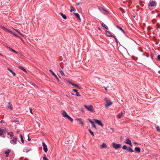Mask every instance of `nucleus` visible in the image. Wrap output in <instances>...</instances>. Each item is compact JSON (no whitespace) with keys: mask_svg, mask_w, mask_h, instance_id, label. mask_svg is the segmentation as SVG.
I'll use <instances>...</instances> for the list:
<instances>
[{"mask_svg":"<svg viewBox=\"0 0 160 160\" xmlns=\"http://www.w3.org/2000/svg\"><path fill=\"white\" fill-rule=\"evenodd\" d=\"M102 25L103 27L104 28L106 29H108V27L105 23H102Z\"/></svg>","mask_w":160,"mask_h":160,"instance_id":"obj_21","label":"nucleus"},{"mask_svg":"<svg viewBox=\"0 0 160 160\" xmlns=\"http://www.w3.org/2000/svg\"><path fill=\"white\" fill-rule=\"evenodd\" d=\"M19 68L20 69H21V70H22V71H24V72H27L26 70L23 68V67H22V66H20L19 67Z\"/></svg>","mask_w":160,"mask_h":160,"instance_id":"obj_29","label":"nucleus"},{"mask_svg":"<svg viewBox=\"0 0 160 160\" xmlns=\"http://www.w3.org/2000/svg\"><path fill=\"white\" fill-rule=\"evenodd\" d=\"M19 136H20V137L21 138V141L23 143H24V140L23 139V137H22V136L21 134H20L19 135Z\"/></svg>","mask_w":160,"mask_h":160,"instance_id":"obj_26","label":"nucleus"},{"mask_svg":"<svg viewBox=\"0 0 160 160\" xmlns=\"http://www.w3.org/2000/svg\"><path fill=\"white\" fill-rule=\"evenodd\" d=\"M42 145L43 147V149L44 151L46 152H47L48 150L47 146L44 142H42Z\"/></svg>","mask_w":160,"mask_h":160,"instance_id":"obj_7","label":"nucleus"},{"mask_svg":"<svg viewBox=\"0 0 160 160\" xmlns=\"http://www.w3.org/2000/svg\"><path fill=\"white\" fill-rule=\"evenodd\" d=\"M112 146L114 148L116 149H117L121 147V145L120 144H117L115 142L112 143Z\"/></svg>","mask_w":160,"mask_h":160,"instance_id":"obj_4","label":"nucleus"},{"mask_svg":"<svg viewBox=\"0 0 160 160\" xmlns=\"http://www.w3.org/2000/svg\"><path fill=\"white\" fill-rule=\"evenodd\" d=\"M8 70L12 74L13 76H15L16 75L15 73L13 72V71L11 69H10V68H8Z\"/></svg>","mask_w":160,"mask_h":160,"instance_id":"obj_22","label":"nucleus"},{"mask_svg":"<svg viewBox=\"0 0 160 160\" xmlns=\"http://www.w3.org/2000/svg\"><path fill=\"white\" fill-rule=\"evenodd\" d=\"M19 132V131H18L17 132V133H18Z\"/></svg>","mask_w":160,"mask_h":160,"instance_id":"obj_60","label":"nucleus"},{"mask_svg":"<svg viewBox=\"0 0 160 160\" xmlns=\"http://www.w3.org/2000/svg\"><path fill=\"white\" fill-rule=\"evenodd\" d=\"M76 120L79 122V124H81L82 126H84V124L82 121L81 119L80 118H77Z\"/></svg>","mask_w":160,"mask_h":160,"instance_id":"obj_12","label":"nucleus"},{"mask_svg":"<svg viewBox=\"0 0 160 160\" xmlns=\"http://www.w3.org/2000/svg\"><path fill=\"white\" fill-rule=\"evenodd\" d=\"M105 101L106 103V104L105 105V107L106 108H107L108 106L112 105V102L109 100L107 98H105Z\"/></svg>","mask_w":160,"mask_h":160,"instance_id":"obj_3","label":"nucleus"},{"mask_svg":"<svg viewBox=\"0 0 160 160\" xmlns=\"http://www.w3.org/2000/svg\"><path fill=\"white\" fill-rule=\"evenodd\" d=\"M88 120L89 121V122L91 123V124L93 125V124H95V123H94V122H93L90 119L88 118Z\"/></svg>","mask_w":160,"mask_h":160,"instance_id":"obj_33","label":"nucleus"},{"mask_svg":"<svg viewBox=\"0 0 160 160\" xmlns=\"http://www.w3.org/2000/svg\"><path fill=\"white\" fill-rule=\"evenodd\" d=\"M156 128L157 130V131L160 132V128L158 126H156Z\"/></svg>","mask_w":160,"mask_h":160,"instance_id":"obj_32","label":"nucleus"},{"mask_svg":"<svg viewBox=\"0 0 160 160\" xmlns=\"http://www.w3.org/2000/svg\"><path fill=\"white\" fill-rule=\"evenodd\" d=\"M49 72L52 73V75L54 77L56 78V79L57 80L58 82H59V80L57 77V76L56 75V74L54 73L51 70H49Z\"/></svg>","mask_w":160,"mask_h":160,"instance_id":"obj_8","label":"nucleus"},{"mask_svg":"<svg viewBox=\"0 0 160 160\" xmlns=\"http://www.w3.org/2000/svg\"><path fill=\"white\" fill-rule=\"evenodd\" d=\"M69 83L71 84L72 86H75V87H76L77 88H79V89H80L81 88L77 84H74V83H72L71 82H69Z\"/></svg>","mask_w":160,"mask_h":160,"instance_id":"obj_14","label":"nucleus"},{"mask_svg":"<svg viewBox=\"0 0 160 160\" xmlns=\"http://www.w3.org/2000/svg\"><path fill=\"white\" fill-rule=\"evenodd\" d=\"M17 32H18V33L20 35H21V36H22V37H24V35L22 34L21 33H20V32H18V30H16V29H14Z\"/></svg>","mask_w":160,"mask_h":160,"instance_id":"obj_37","label":"nucleus"},{"mask_svg":"<svg viewBox=\"0 0 160 160\" xmlns=\"http://www.w3.org/2000/svg\"><path fill=\"white\" fill-rule=\"evenodd\" d=\"M28 141H30V140H31V139L29 138V135H28Z\"/></svg>","mask_w":160,"mask_h":160,"instance_id":"obj_52","label":"nucleus"},{"mask_svg":"<svg viewBox=\"0 0 160 160\" xmlns=\"http://www.w3.org/2000/svg\"><path fill=\"white\" fill-rule=\"evenodd\" d=\"M119 9L122 13H124L125 12V11L124 10H123L122 8H120Z\"/></svg>","mask_w":160,"mask_h":160,"instance_id":"obj_34","label":"nucleus"},{"mask_svg":"<svg viewBox=\"0 0 160 160\" xmlns=\"http://www.w3.org/2000/svg\"><path fill=\"white\" fill-rule=\"evenodd\" d=\"M128 147L126 145H124L122 147V148L123 149H125V150H127V149L128 148Z\"/></svg>","mask_w":160,"mask_h":160,"instance_id":"obj_36","label":"nucleus"},{"mask_svg":"<svg viewBox=\"0 0 160 160\" xmlns=\"http://www.w3.org/2000/svg\"><path fill=\"white\" fill-rule=\"evenodd\" d=\"M73 90L75 92H78V90L77 89H73Z\"/></svg>","mask_w":160,"mask_h":160,"instance_id":"obj_50","label":"nucleus"},{"mask_svg":"<svg viewBox=\"0 0 160 160\" xmlns=\"http://www.w3.org/2000/svg\"><path fill=\"white\" fill-rule=\"evenodd\" d=\"M94 121L97 124H98V125H100L102 127H103V125L101 121L99 120H98L96 119H94Z\"/></svg>","mask_w":160,"mask_h":160,"instance_id":"obj_5","label":"nucleus"},{"mask_svg":"<svg viewBox=\"0 0 160 160\" xmlns=\"http://www.w3.org/2000/svg\"><path fill=\"white\" fill-rule=\"evenodd\" d=\"M30 112L32 113V109L31 108L30 110Z\"/></svg>","mask_w":160,"mask_h":160,"instance_id":"obj_53","label":"nucleus"},{"mask_svg":"<svg viewBox=\"0 0 160 160\" xmlns=\"http://www.w3.org/2000/svg\"><path fill=\"white\" fill-rule=\"evenodd\" d=\"M122 114L123 113L122 112H121V113H120L118 115V118H121Z\"/></svg>","mask_w":160,"mask_h":160,"instance_id":"obj_31","label":"nucleus"},{"mask_svg":"<svg viewBox=\"0 0 160 160\" xmlns=\"http://www.w3.org/2000/svg\"><path fill=\"white\" fill-rule=\"evenodd\" d=\"M8 32H10V33H12H12H13L11 32V31H10V30H8Z\"/></svg>","mask_w":160,"mask_h":160,"instance_id":"obj_54","label":"nucleus"},{"mask_svg":"<svg viewBox=\"0 0 160 160\" xmlns=\"http://www.w3.org/2000/svg\"><path fill=\"white\" fill-rule=\"evenodd\" d=\"M8 106H7L8 108L11 110H12L13 109V108L12 107V105L11 104V102H9L8 103Z\"/></svg>","mask_w":160,"mask_h":160,"instance_id":"obj_13","label":"nucleus"},{"mask_svg":"<svg viewBox=\"0 0 160 160\" xmlns=\"http://www.w3.org/2000/svg\"><path fill=\"white\" fill-rule=\"evenodd\" d=\"M12 34H13L15 36L18 37H20V36L16 35V34L14 33H12Z\"/></svg>","mask_w":160,"mask_h":160,"instance_id":"obj_45","label":"nucleus"},{"mask_svg":"<svg viewBox=\"0 0 160 160\" xmlns=\"http://www.w3.org/2000/svg\"><path fill=\"white\" fill-rule=\"evenodd\" d=\"M4 132V130H3L0 129V136H1Z\"/></svg>","mask_w":160,"mask_h":160,"instance_id":"obj_35","label":"nucleus"},{"mask_svg":"<svg viewBox=\"0 0 160 160\" xmlns=\"http://www.w3.org/2000/svg\"><path fill=\"white\" fill-rule=\"evenodd\" d=\"M76 95L78 97H80L81 96L80 94L78 92L76 93Z\"/></svg>","mask_w":160,"mask_h":160,"instance_id":"obj_43","label":"nucleus"},{"mask_svg":"<svg viewBox=\"0 0 160 160\" xmlns=\"http://www.w3.org/2000/svg\"><path fill=\"white\" fill-rule=\"evenodd\" d=\"M126 142H125L127 144H128L131 146H132L131 141L128 138L126 139Z\"/></svg>","mask_w":160,"mask_h":160,"instance_id":"obj_9","label":"nucleus"},{"mask_svg":"<svg viewBox=\"0 0 160 160\" xmlns=\"http://www.w3.org/2000/svg\"><path fill=\"white\" fill-rule=\"evenodd\" d=\"M0 27L2 28V29H3L4 30H5V29H6V28H5L4 27L2 26H0Z\"/></svg>","mask_w":160,"mask_h":160,"instance_id":"obj_47","label":"nucleus"},{"mask_svg":"<svg viewBox=\"0 0 160 160\" xmlns=\"http://www.w3.org/2000/svg\"><path fill=\"white\" fill-rule=\"evenodd\" d=\"M156 27L157 29H158V28H160V25L158 23L156 25Z\"/></svg>","mask_w":160,"mask_h":160,"instance_id":"obj_42","label":"nucleus"},{"mask_svg":"<svg viewBox=\"0 0 160 160\" xmlns=\"http://www.w3.org/2000/svg\"><path fill=\"white\" fill-rule=\"evenodd\" d=\"M113 38H115V41H116V42L117 43H118V40H117V38H116V37L114 36V37H113Z\"/></svg>","mask_w":160,"mask_h":160,"instance_id":"obj_44","label":"nucleus"},{"mask_svg":"<svg viewBox=\"0 0 160 160\" xmlns=\"http://www.w3.org/2000/svg\"><path fill=\"white\" fill-rule=\"evenodd\" d=\"M111 129H112V130L113 131V128H111Z\"/></svg>","mask_w":160,"mask_h":160,"instance_id":"obj_64","label":"nucleus"},{"mask_svg":"<svg viewBox=\"0 0 160 160\" xmlns=\"http://www.w3.org/2000/svg\"><path fill=\"white\" fill-rule=\"evenodd\" d=\"M149 56L148 55H145L142 53L138 56L137 60H138V62L141 64L145 63L147 62Z\"/></svg>","mask_w":160,"mask_h":160,"instance_id":"obj_1","label":"nucleus"},{"mask_svg":"<svg viewBox=\"0 0 160 160\" xmlns=\"http://www.w3.org/2000/svg\"><path fill=\"white\" fill-rule=\"evenodd\" d=\"M66 118L69 120L71 122H73V119L68 115Z\"/></svg>","mask_w":160,"mask_h":160,"instance_id":"obj_24","label":"nucleus"},{"mask_svg":"<svg viewBox=\"0 0 160 160\" xmlns=\"http://www.w3.org/2000/svg\"><path fill=\"white\" fill-rule=\"evenodd\" d=\"M7 47L8 48H9V49L10 50H11L12 51V52H15V53H17V52L16 51H15L13 49H12V48H11L9 47H8V46H7Z\"/></svg>","mask_w":160,"mask_h":160,"instance_id":"obj_27","label":"nucleus"},{"mask_svg":"<svg viewBox=\"0 0 160 160\" xmlns=\"http://www.w3.org/2000/svg\"><path fill=\"white\" fill-rule=\"evenodd\" d=\"M8 135H9L11 137H12V136H13V133L12 132H9L8 133Z\"/></svg>","mask_w":160,"mask_h":160,"instance_id":"obj_30","label":"nucleus"},{"mask_svg":"<svg viewBox=\"0 0 160 160\" xmlns=\"http://www.w3.org/2000/svg\"><path fill=\"white\" fill-rule=\"evenodd\" d=\"M60 73L61 74L62 76H65V74L61 70V71H60Z\"/></svg>","mask_w":160,"mask_h":160,"instance_id":"obj_39","label":"nucleus"},{"mask_svg":"<svg viewBox=\"0 0 160 160\" xmlns=\"http://www.w3.org/2000/svg\"><path fill=\"white\" fill-rule=\"evenodd\" d=\"M8 151H6L5 152V154L6 155V156L8 157V154L10 152V150H9V149H8Z\"/></svg>","mask_w":160,"mask_h":160,"instance_id":"obj_25","label":"nucleus"},{"mask_svg":"<svg viewBox=\"0 0 160 160\" xmlns=\"http://www.w3.org/2000/svg\"><path fill=\"white\" fill-rule=\"evenodd\" d=\"M158 73H160V70H159L158 72Z\"/></svg>","mask_w":160,"mask_h":160,"instance_id":"obj_63","label":"nucleus"},{"mask_svg":"<svg viewBox=\"0 0 160 160\" xmlns=\"http://www.w3.org/2000/svg\"><path fill=\"white\" fill-rule=\"evenodd\" d=\"M89 132H90V133H91V135H93V136H94V134H93V132H92L91 130L89 129Z\"/></svg>","mask_w":160,"mask_h":160,"instance_id":"obj_41","label":"nucleus"},{"mask_svg":"<svg viewBox=\"0 0 160 160\" xmlns=\"http://www.w3.org/2000/svg\"><path fill=\"white\" fill-rule=\"evenodd\" d=\"M59 14L61 15V16L62 17L65 19H67V16H66L64 14L62 13V12H60L59 13Z\"/></svg>","mask_w":160,"mask_h":160,"instance_id":"obj_17","label":"nucleus"},{"mask_svg":"<svg viewBox=\"0 0 160 160\" xmlns=\"http://www.w3.org/2000/svg\"><path fill=\"white\" fill-rule=\"evenodd\" d=\"M70 12H72L73 11H75L76 10L72 6H71L70 7Z\"/></svg>","mask_w":160,"mask_h":160,"instance_id":"obj_28","label":"nucleus"},{"mask_svg":"<svg viewBox=\"0 0 160 160\" xmlns=\"http://www.w3.org/2000/svg\"><path fill=\"white\" fill-rule=\"evenodd\" d=\"M127 150L129 152H133V151L132 149L130 147H128Z\"/></svg>","mask_w":160,"mask_h":160,"instance_id":"obj_18","label":"nucleus"},{"mask_svg":"<svg viewBox=\"0 0 160 160\" xmlns=\"http://www.w3.org/2000/svg\"><path fill=\"white\" fill-rule=\"evenodd\" d=\"M157 58H158V60L159 61H160V55H158L157 56Z\"/></svg>","mask_w":160,"mask_h":160,"instance_id":"obj_49","label":"nucleus"},{"mask_svg":"<svg viewBox=\"0 0 160 160\" xmlns=\"http://www.w3.org/2000/svg\"><path fill=\"white\" fill-rule=\"evenodd\" d=\"M61 114L64 117H66L68 115L66 112L65 111H62Z\"/></svg>","mask_w":160,"mask_h":160,"instance_id":"obj_15","label":"nucleus"},{"mask_svg":"<svg viewBox=\"0 0 160 160\" xmlns=\"http://www.w3.org/2000/svg\"><path fill=\"white\" fill-rule=\"evenodd\" d=\"M106 34L108 37H114V36L112 35V33H111L110 32L108 31L107 30L106 31Z\"/></svg>","mask_w":160,"mask_h":160,"instance_id":"obj_10","label":"nucleus"},{"mask_svg":"<svg viewBox=\"0 0 160 160\" xmlns=\"http://www.w3.org/2000/svg\"><path fill=\"white\" fill-rule=\"evenodd\" d=\"M147 29L148 30H150L152 29V28L151 27L149 26L148 27Z\"/></svg>","mask_w":160,"mask_h":160,"instance_id":"obj_48","label":"nucleus"},{"mask_svg":"<svg viewBox=\"0 0 160 160\" xmlns=\"http://www.w3.org/2000/svg\"><path fill=\"white\" fill-rule=\"evenodd\" d=\"M19 38H20V39L21 40H22V41H23V39H22V38L21 37H19Z\"/></svg>","mask_w":160,"mask_h":160,"instance_id":"obj_58","label":"nucleus"},{"mask_svg":"<svg viewBox=\"0 0 160 160\" xmlns=\"http://www.w3.org/2000/svg\"><path fill=\"white\" fill-rule=\"evenodd\" d=\"M92 127L94 128H95V129H96V125H95V124H94L92 125Z\"/></svg>","mask_w":160,"mask_h":160,"instance_id":"obj_51","label":"nucleus"},{"mask_svg":"<svg viewBox=\"0 0 160 160\" xmlns=\"http://www.w3.org/2000/svg\"><path fill=\"white\" fill-rule=\"evenodd\" d=\"M103 11H105L106 12H108V11H106V10H104V9H103Z\"/></svg>","mask_w":160,"mask_h":160,"instance_id":"obj_57","label":"nucleus"},{"mask_svg":"<svg viewBox=\"0 0 160 160\" xmlns=\"http://www.w3.org/2000/svg\"><path fill=\"white\" fill-rule=\"evenodd\" d=\"M73 14L77 18H78L79 20L80 19V16L78 13L74 12Z\"/></svg>","mask_w":160,"mask_h":160,"instance_id":"obj_20","label":"nucleus"},{"mask_svg":"<svg viewBox=\"0 0 160 160\" xmlns=\"http://www.w3.org/2000/svg\"><path fill=\"white\" fill-rule=\"evenodd\" d=\"M43 160H49L46 157L45 155H44V156L43 157Z\"/></svg>","mask_w":160,"mask_h":160,"instance_id":"obj_40","label":"nucleus"},{"mask_svg":"<svg viewBox=\"0 0 160 160\" xmlns=\"http://www.w3.org/2000/svg\"><path fill=\"white\" fill-rule=\"evenodd\" d=\"M107 147V145L105 143H103L100 146V148H105Z\"/></svg>","mask_w":160,"mask_h":160,"instance_id":"obj_16","label":"nucleus"},{"mask_svg":"<svg viewBox=\"0 0 160 160\" xmlns=\"http://www.w3.org/2000/svg\"><path fill=\"white\" fill-rule=\"evenodd\" d=\"M82 3V2H78V3H76V4L77 5H79L80 4H81Z\"/></svg>","mask_w":160,"mask_h":160,"instance_id":"obj_46","label":"nucleus"},{"mask_svg":"<svg viewBox=\"0 0 160 160\" xmlns=\"http://www.w3.org/2000/svg\"><path fill=\"white\" fill-rule=\"evenodd\" d=\"M8 30H9L7 28H6V29H5V31H6L7 32H8Z\"/></svg>","mask_w":160,"mask_h":160,"instance_id":"obj_56","label":"nucleus"},{"mask_svg":"<svg viewBox=\"0 0 160 160\" xmlns=\"http://www.w3.org/2000/svg\"><path fill=\"white\" fill-rule=\"evenodd\" d=\"M151 13L152 14H154L155 13V12H154V11H152V12H151Z\"/></svg>","mask_w":160,"mask_h":160,"instance_id":"obj_55","label":"nucleus"},{"mask_svg":"<svg viewBox=\"0 0 160 160\" xmlns=\"http://www.w3.org/2000/svg\"><path fill=\"white\" fill-rule=\"evenodd\" d=\"M17 138L15 137H14L12 138V140H11L10 142L12 144H15L17 143Z\"/></svg>","mask_w":160,"mask_h":160,"instance_id":"obj_6","label":"nucleus"},{"mask_svg":"<svg viewBox=\"0 0 160 160\" xmlns=\"http://www.w3.org/2000/svg\"><path fill=\"white\" fill-rule=\"evenodd\" d=\"M135 150L138 153L140 152L141 151V149L139 148H135Z\"/></svg>","mask_w":160,"mask_h":160,"instance_id":"obj_19","label":"nucleus"},{"mask_svg":"<svg viewBox=\"0 0 160 160\" xmlns=\"http://www.w3.org/2000/svg\"><path fill=\"white\" fill-rule=\"evenodd\" d=\"M30 149H29V150H27L26 152H28L29 151H30Z\"/></svg>","mask_w":160,"mask_h":160,"instance_id":"obj_61","label":"nucleus"},{"mask_svg":"<svg viewBox=\"0 0 160 160\" xmlns=\"http://www.w3.org/2000/svg\"><path fill=\"white\" fill-rule=\"evenodd\" d=\"M134 144H137V143L136 142H134Z\"/></svg>","mask_w":160,"mask_h":160,"instance_id":"obj_62","label":"nucleus"},{"mask_svg":"<svg viewBox=\"0 0 160 160\" xmlns=\"http://www.w3.org/2000/svg\"><path fill=\"white\" fill-rule=\"evenodd\" d=\"M117 27L120 30H121L123 33H124V31L123 30V29H122L121 28L119 27L118 26H117Z\"/></svg>","mask_w":160,"mask_h":160,"instance_id":"obj_38","label":"nucleus"},{"mask_svg":"<svg viewBox=\"0 0 160 160\" xmlns=\"http://www.w3.org/2000/svg\"><path fill=\"white\" fill-rule=\"evenodd\" d=\"M156 4V2L153 1H150L149 3V5L151 7H153L155 6Z\"/></svg>","mask_w":160,"mask_h":160,"instance_id":"obj_11","label":"nucleus"},{"mask_svg":"<svg viewBox=\"0 0 160 160\" xmlns=\"http://www.w3.org/2000/svg\"><path fill=\"white\" fill-rule=\"evenodd\" d=\"M84 107L89 111L92 112H94L95 111L93 109V107L92 105L87 106L84 105Z\"/></svg>","mask_w":160,"mask_h":160,"instance_id":"obj_2","label":"nucleus"},{"mask_svg":"<svg viewBox=\"0 0 160 160\" xmlns=\"http://www.w3.org/2000/svg\"><path fill=\"white\" fill-rule=\"evenodd\" d=\"M66 118L69 120L71 122H73V119L68 115Z\"/></svg>","mask_w":160,"mask_h":160,"instance_id":"obj_23","label":"nucleus"},{"mask_svg":"<svg viewBox=\"0 0 160 160\" xmlns=\"http://www.w3.org/2000/svg\"><path fill=\"white\" fill-rule=\"evenodd\" d=\"M157 16L159 17L160 16V14H158Z\"/></svg>","mask_w":160,"mask_h":160,"instance_id":"obj_59","label":"nucleus"}]
</instances>
